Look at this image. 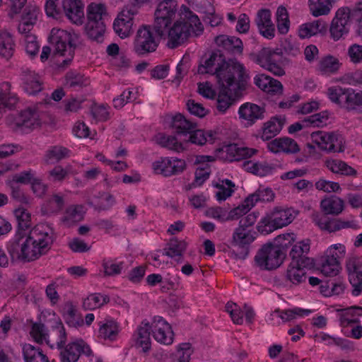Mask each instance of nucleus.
Here are the masks:
<instances>
[{
	"label": "nucleus",
	"instance_id": "44",
	"mask_svg": "<svg viewBox=\"0 0 362 362\" xmlns=\"http://www.w3.org/2000/svg\"><path fill=\"white\" fill-rule=\"evenodd\" d=\"M14 215L18 222L16 232L26 233V230L31 226L30 214L23 208H18L14 211Z\"/></svg>",
	"mask_w": 362,
	"mask_h": 362
},
{
	"label": "nucleus",
	"instance_id": "63",
	"mask_svg": "<svg viewBox=\"0 0 362 362\" xmlns=\"http://www.w3.org/2000/svg\"><path fill=\"white\" fill-rule=\"evenodd\" d=\"M328 115L326 112L314 114L304 119V122L310 123L313 127H322L326 124Z\"/></svg>",
	"mask_w": 362,
	"mask_h": 362
},
{
	"label": "nucleus",
	"instance_id": "42",
	"mask_svg": "<svg viewBox=\"0 0 362 362\" xmlns=\"http://www.w3.org/2000/svg\"><path fill=\"white\" fill-rule=\"evenodd\" d=\"M23 356L26 362H49L40 349L30 344L23 346Z\"/></svg>",
	"mask_w": 362,
	"mask_h": 362
},
{
	"label": "nucleus",
	"instance_id": "8",
	"mask_svg": "<svg viewBox=\"0 0 362 362\" xmlns=\"http://www.w3.org/2000/svg\"><path fill=\"white\" fill-rule=\"evenodd\" d=\"M255 232L250 229L237 228L233 234L232 254L238 259H245L249 253V245L255 238Z\"/></svg>",
	"mask_w": 362,
	"mask_h": 362
},
{
	"label": "nucleus",
	"instance_id": "38",
	"mask_svg": "<svg viewBox=\"0 0 362 362\" xmlns=\"http://www.w3.org/2000/svg\"><path fill=\"white\" fill-rule=\"evenodd\" d=\"M360 311H362V307L359 306L337 310L341 325L346 327L350 324L358 322V320L355 317L361 315V313H359Z\"/></svg>",
	"mask_w": 362,
	"mask_h": 362
},
{
	"label": "nucleus",
	"instance_id": "48",
	"mask_svg": "<svg viewBox=\"0 0 362 362\" xmlns=\"http://www.w3.org/2000/svg\"><path fill=\"white\" fill-rule=\"evenodd\" d=\"M119 332L118 325L112 320H107L100 325L99 337L103 339L113 340Z\"/></svg>",
	"mask_w": 362,
	"mask_h": 362
},
{
	"label": "nucleus",
	"instance_id": "58",
	"mask_svg": "<svg viewBox=\"0 0 362 362\" xmlns=\"http://www.w3.org/2000/svg\"><path fill=\"white\" fill-rule=\"evenodd\" d=\"M211 168L209 164L204 166H200L197 168L194 173V180L191 184L192 187H199L209 177Z\"/></svg>",
	"mask_w": 362,
	"mask_h": 362
},
{
	"label": "nucleus",
	"instance_id": "61",
	"mask_svg": "<svg viewBox=\"0 0 362 362\" xmlns=\"http://www.w3.org/2000/svg\"><path fill=\"white\" fill-rule=\"evenodd\" d=\"M345 255V247L344 245L337 243L332 245L327 250L325 257L329 259H334L335 261H339V259L344 257Z\"/></svg>",
	"mask_w": 362,
	"mask_h": 362
},
{
	"label": "nucleus",
	"instance_id": "36",
	"mask_svg": "<svg viewBox=\"0 0 362 362\" xmlns=\"http://www.w3.org/2000/svg\"><path fill=\"white\" fill-rule=\"evenodd\" d=\"M15 44L12 35L7 31L0 33V56L8 59L14 52Z\"/></svg>",
	"mask_w": 362,
	"mask_h": 362
},
{
	"label": "nucleus",
	"instance_id": "5",
	"mask_svg": "<svg viewBox=\"0 0 362 362\" xmlns=\"http://www.w3.org/2000/svg\"><path fill=\"white\" fill-rule=\"evenodd\" d=\"M177 11L176 0H163L160 1L154 13L153 30L158 37L166 35L168 27L172 25Z\"/></svg>",
	"mask_w": 362,
	"mask_h": 362
},
{
	"label": "nucleus",
	"instance_id": "56",
	"mask_svg": "<svg viewBox=\"0 0 362 362\" xmlns=\"http://www.w3.org/2000/svg\"><path fill=\"white\" fill-rule=\"evenodd\" d=\"M321 272L326 276H334L339 272V261H335L334 259H329L324 257L321 260Z\"/></svg>",
	"mask_w": 362,
	"mask_h": 362
},
{
	"label": "nucleus",
	"instance_id": "47",
	"mask_svg": "<svg viewBox=\"0 0 362 362\" xmlns=\"http://www.w3.org/2000/svg\"><path fill=\"white\" fill-rule=\"evenodd\" d=\"M86 33L88 37L98 42H102L103 40V34L105 31V23H88L86 26Z\"/></svg>",
	"mask_w": 362,
	"mask_h": 362
},
{
	"label": "nucleus",
	"instance_id": "37",
	"mask_svg": "<svg viewBox=\"0 0 362 362\" xmlns=\"http://www.w3.org/2000/svg\"><path fill=\"white\" fill-rule=\"evenodd\" d=\"M156 142L163 148L176 152H180L184 150L182 143L179 141L175 136L158 134L156 136Z\"/></svg>",
	"mask_w": 362,
	"mask_h": 362
},
{
	"label": "nucleus",
	"instance_id": "32",
	"mask_svg": "<svg viewBox=\"0 0 362 362\" xmlns=\"http://www.w3.org/2000/svg\"><path fill=\"white\" fill-rule=\"evenodd\" d=\"M151 330L149 323L144 322H142L137 329L136 344L141 347L144 352H147L151 349Z\"/></svg>",
	"mask_w": 362,
	"mask_h": 362
},
{
	"label": "nucleus",
	"instance_id": "33",
	"mask_svg": "<svg viewBox=\"0 0 362 362\" xmlns=\"http://www.w3.org/2000/svg\"><path fill=\"white\" fill-rule=\"evenodd\" d=\"M305 269L307 267H301L298 262H291L286 272V279L293 284H299L306 279Z\"/></svg>",
	"mask_w": 362,
	"mask_h": 362
},
{
	"label": "nucleus",
	"instance_id": "29",
	"mask_svg": "<svg viewBox=\"0 0 362 362\" xmlns=\"http://www.w3.org/2000/svg\"><path fill=\"white\" fill-rule=\"evenodd\" d=\"M351 88H344L339 86L329 87L327 95L329 100L341 107L346 108L348 95L351 94Z\"/></svg>",
	"mask_w": 362,
	"mask_h": 362
},
{
	"label": "nucleus",
	"instance_id": "43",
	"mask_svg": "<svg viewBox=\"0 0 362 362\" xmlns=\"http://www.w3.org/2000/svg\"><path fill=\"white\" fill-rule=\"evenodd\" d=\"M110 298L107 296H102L100 293H93L89 295L83 301V308L86 310H91L102 307L107 303Z\"/></svg>",
	"mask_w": 362,
	"mask_h": 362
},
{
	"label": "nucleus",
	"instance_id": "51",
	"mask_svg": "<svg viewBox=\"0 0 362 362\" xmlns=\"http://www.w3.org/2000/svg\"><path fill=\"white\" fill-rule=\"evenodd\" d=\"M340 64L339 60L332 57V56H327L323 58L319 63V70L324 74H330L336 73L339 68Z\"/></svg>",
	"mask_w": 362,
	"mask_h": 362
},
{
	"label": "nucleus",
	"instance_id": "21",
	"mask_svg": "<svg viewBox=\"0 0 362 362\" xmlns=\"http://www.w3.org/2000/svg\"><path fill=\"white\" fill-rule=\"evenodd\" d=\"M39 125L40 121L37 112L29 109L22 111L14 119L13 128L16 129H19L23 132H28Z\"/></svg>",
	"mask_w": 362,
	"mask_h": 362
},
{
	"label": "nucleus",
	"instance_id": "41",
	"mask_svg": "<svg viewBox=\"0 0 362 362\" xmlns=\"http://www.w3.org/2000/svg\"><path fill=\"white\" fill-rule=\"evenodd\" d=\"M187 249V243L177 238H171L164 248L163 255L170 257H181Z\"/></svg>",
	"mask_w": 362,
	"mask_h": 362
},
{
	"label": "nucleus",
	"instance_id": "46",
	"mask_svg": "<svg viewBox=\"0 0 362 362\" xmlns=\"http://www.w3.org/2000/svg\"><path fill=\"white\" fill-rule=\"evenodd\" d=\"M327 167L334 173H341L344 175H356V170L340 160L327 161Z\"/></svg>",
	"mask_w": 362,
	"mask_h": 362
},
{
	"label": "nucleus",
	"instance_id": "64",
	"mask_svg": "<svg viewBox=\"0 0 362 362\" xmlns=\"http://www.w3.org/2000/svg\"><path fill=\"white\" fill-rule=\"evenodd\" d=\"M295 240L293 233H286L277 236L275 238L276 245L275 246L279 247L281 251L287 249L291 246Z\"/></svg>",
	"mask_w": 362,
	"mask_h": 362
},
{
	"label": "nucleus",
	"instance_id": "53",
	"mask_svg": "<svg viewBox=\"0 0 362 362\" xmlns=\"http://www.w3.org/2000/svg\"><path fill=\"white\" fill-rule=\"evenodd\" d=\"M276 22L279 32L281 34L287 33L289 30L290 21L287 9L283 6H280L277 8Z\"/></svg>",
	"mask_w": 362,
	"mask_h": 362
},
{
	"label": "nucleus",
	"instance_id": "9",
	"mask_svg": "<svg viewBox=\"0 0 362 362\" xmlns=\"http://www.w3.org/2000/svg\"><path fill=\"white\" fill-rule=\"evenodd\" d=\"M158 43L153 36L151 26L143 25L136 33L134 50L139 55H145L156 50Z\"/></svg>",
	"mask_w": 362,
	"mask_h": 362
},
{
	"label": "nucleus",
	"instance_id": "6",
	"mask_svg": "<svg viewBox=\"0 0 362 362\" xmlns=\"http://www.w3.org/2000/svg\"><path fill=\"white\" fill-rule=\"evenodd\" d=\"M294 219L291 209L275 208L267 214L258 223L257 229L262 234H269L278 228L288 226Z\"/></svg>",
	"mask_w": 362,
	"mask_h": 362
},
{
	"label": "nucleus",
	"instance_id": "45",
	"mask_svg": "<svg viewBox=\"0 0 362 362\" xmlns=\"http://www.w3.org/2000/svg\"><path fill=\"white\" fill-rule=\"evenodd\" d=\"M334 0H309L310 10L314 16L327 15L330 11Z\"/></svg>",
	"mask_w": 362,
	"mask_h": 362
},
{
	"label": "nucleus",
	"instance_id": "23",
	"mask_svg": "<svg viewBox=\"0 0 362 362\" xmlns=\"http://www.w3.org/2000/svg\"><path fill=\"white\" fill-rule=\"evenodd\" d=\"M153 336L158 341L163 344L169 345L173 341V332L170 325L161 317L154 321Z\"/></svg>",
	"mask_w": 362,
	"mask_h": 362
},
{
	"label": "nucleus",
	"instance_id": "25",
	"mask_svg": "<svg viewBox=\"0 0 362 362\" xmlns=\"http://www.w3.org/2000/svg\"><path fill=\"white\" fill-rule=\"evenodd\" d=\"M170 127L177 136L185 138L190 130L197 127V124L187 119L182 114L177 113L172 117Z\"/></svg>",
	"mask_w": 362,
	"mask_h": 362
},
{
	"label": "nucleus",
	"instance_id": "28",
	"mask_svg": "<svg viewBox=\"0 0 362 362\" xmlns=\"http://www.w3.org/2000/svg\"><path fill=\"white\" fill-rule=\"evenodd\" d=\"M256 61L262 67H265L272 64L283 63V57L279 48H264L257 55Z\"/></svg>",
	"mask_w": 362,
	"mask_h": 362
},
{
	"label": "nucleus",
	"instance_id": "18",
	"mask_svg": "<svg viewBox=\"0 0 362 362\" xmlns=\"http://www.w3.org/2000/svg\"><path fill=\"white\" fill-rule=\"evenodd\" d=\"M265 113L264 107L252 103L243 104L238 110L240 118L245 120L247 124L250 126L254 124L258 120L264 119Z\"/></svg>",
	"mask_w": 362,
	"mask_h": 362
},
{
	"label": "nucleus",
	"instance_id": "62",
	"mask_svg": "<svg viewBox=\"0 0 362 362\" xmlns=\"http://www.w3.org/2000/svg\"><path fill=\"white\" fill-rule=\"evenodd\" d=\"M30 334L37 343H42L46 339L45 327L42 323H33Z\"/></svg>",
	"mask_w": 362,
	"mask_h": 362
},
{
	"label": "nucleus",
	"instance_id": "55",
	"mask_svg": "<svg viewBox=\"0 0 362 362\" xmlns=\"http://www.w3.org/2000/svg\"><path fill=\"white\" fill-rule=\"evenodd\" d=\"M347 100L348 104L346 108L347 111L362 113V90L356 91L351 88V94L348 95Z\"/></svg>",
	"mask_w": 362,
	"mask_h": 362
},
{
	"label": "nucleus",
	"instance_id": "31",
	"mask_svg": "<svg viewBox=\"0 0 362 362\" xmlns=\"http://www.w3.org/2000/svg\"><path fill=\"white\" fill-rule=\"evenodd\" d=\"M22 79L24 82L25 91L30 95L36 94L42 90V83L39 77L29 69L22 71Z\"/></svg>",
	"mask_w": 362,
	"mask_h": 362
},
{
	"label": "nucleus",
	"instance_id": "17",
	"mask_svg": "<svg viewBox=\"0 0 362 362\" xmlns=\"http://www.w3.org/2000/svg\"><path fill=\"white\" fill-rule=\"evenodd\" d=\"M348 13H349L348 7L341 8L337 11L329 29L330 34L334 40H338L349 32L346 25L351 19L347 15Z\"/></svg>",
	"mask_w": 362,
	"mask_h": 362
},
{
	"label": "nucleus",
	"instance_id": "57",
	"mask_svg": "<svg viewBox=\"0 0 362 362\" xmlns=\"http://www.w3.org/2000/svg\"><path fill=\"white\" fill-rule=\"evenodd\" d=\"M279 49L282 56L286 54L288 57H296L300 55L301 53L298 45L287 39L281 42V47Z\"/></svg>",
	"mask_w": 362,
	"mask_h": 362
},
{
	"label": "nucleus",
	"instance_id": "26",
	"mask_svg": "<svg viewBox=\"0 0 362 362\" xmlns=\"http://www.w3.org/2000/svg\"><path fill=\"white\" fill-rule=\"evenodd\" d=\"M268 148L274 153L283 151L287 153H295L300 151L297 143L293 139L288 137L273 140L268 144Z\"/></svg>",
	"mask_w": 362,
	"mask_h": 362
},
{
	"label": "nucleus",
	"instance_id": "2",
	"mask_svg": "<svg viewBox=\"0 0 362 362\" xmlns=\"http://www.w3.org/2000/svg\"><path fill=\"white\" fill-rule=\"evenodd\" d=\"M198 73L200 74H215L217 81H223L227 78H236L247 74L244 66L233 61L226 62V57L221 50L213 52L210 57L205 60L204 64L198 66Z\"/></svg>",
	"mask_w": 362,
	"mask_h": 362
},
{
	"label": "nucleus",
	"instance_id": "11",
	"mask_svg": "<svg viewBox=\"0 0 362 362\" xmlns=\"http://www.w3.org/2000/svg\"><path fill=\"white\" fill-rule=\"evenodd\" d=\"M33 243L45 255L51 248L54 240V233L52 228L47 225L40 224L35 226L28 234Z\"/></svg>",
	"mask_w": 362,
	"mask_h": 362
},
{
	"label": "nucleus",
	"instance_id": "60",
	"mask_svg": "<svg viewBox=\"0 0 362 362\" xmlns=\"http://www.w3.org/2000/svg\"><path fill=\"white\" fill-rule=\"evenodd\" d=\"M252 206L250 205V203H245V202L230 210L227 214L228 221L237 220L243 215L246 214Z\"/></svg>",
	"mask_w": 362,
	"mask_h": 362
},
{
	"label": "nucleus",
	"instance_id": "13",
	"mask_svg": "<svg viewBox=\"0 0 362 362\" xmlns=\"http://www.w3.org/2000/svg\"><path fill=\"white\" fill-rule=\"evenodd\" d=\"M218 151L221 159L230 162L250 158L257 151L255 148L239 147L236 144L224 145Z\"/></svg>",
	"mask_w": 362,
	"mask_h": 362
},
{
	"label": "nucleus",
	"instance_id": "27",
	"mask_svg": "<svg viewBox=\"0 0 362 362\" xmlns=\"http://www.w3.org/2000/svg\"><path fill=\"white\" fill-rule=\"evenodd\" d=\"M214 41L218 47L229 52L240 54L243 52V42L238 37L220 35L215 37Z\"/></svg>",
	"mask_w": 362,
	"mask_h": 362
},
{
	"label": "nucleus",
	"instance_id": "35",
	"mask_svg": "<svg viewBox=\"0 0 362 362\" xmlns=\"http://www.w3.org/2000/svg\"><path fill=\"white\" fill-rule=\"evenodd\" d=\"M284 125V122L276 117L271 118V119L264 124L262 128V139L264 141H268L274 137L280 132Z\"/></svg>",
	"mask_w": 362,
	"mask_h": 362
},
{
	"label": "nucleus",
	"instance_id": "7",
	"mask_svg": "<svg viewBox=\"0 0 362 362\" xmlns=\"http://www.w3.org/2000/svg\"><path fill=\"white\" fill-rule=\"evenodd\" d=\"M285 253L272 243L264 244L255 257L256 265L262 270H272L283 263Z\"/></svg>",
	"mask_w": 362,
	"mask_h": 362
},
{
	"label": "nucleus",
	"instance_id": "12",
	"mask_svg": "<svg viewBox=\"0 0 362 362\" xmlns=\"http://www.w3.org/2000/svg\"><path fill=\"white\" fill-rule=\"evenodd\" d=\"M346 268L352 287L351 293L358 296L362 293V259L358 257L349 258Z\"/></svg>",
	"mask_w": 362,
	"mask_h": 362
},
{
	"label": "nucleus",
	"instance_id": "34",
	"mask_svg": "<svg viewBox=\"0 0 362 362\" xmlns=\"http://www.w3.org/2000/svg\"><path fill=\"white\" fill-rule=\"evenodd\" d=\"M214 139V134L212 132H205L202 129H197V127L194 128L192 131L190 130L188 133V136L183 140L186 142H191L192 144L202 146L206 144V141H213Z\"/></svg>",
	"mask_w": 362,
	"mask_h": 362
},
{
	"label": "nucleus",
	"instance_id": "16",
	"mask_svg": "<svg viewBox=\"0 0 362 362\" xmlns=\"http://www.w3.org/2000/svg\"><path fill=\"white\" fill-rule=\"evenodd\" d=\"M28 241V234L16 232L14 237L9 240L6 249L11 262H22Z\"/></svg>",
	"mask_w": 362,
	"mask_h": 362
},
{
	"label": "nucleus",
	"instance_id": "20",
	"mask_svg": "<svg viewBox=\"0 0 362 362\" xmlns=\"http://www.w3.org/2000/svg\"><path fill=\"white\" fill-rule=\"evenodd\" d=\"M134 13L132 10H123L115 20L113 28L121 38L127 37L132 33Z\"/></svg>",
	"mask_w": 362,
	"mask_h": 362
},
{
	"label": "nucleus",
	"instance_id": "4",
	"mask_svg": "<svg viewBox=\"0 0 362 362\" xmlns=\"http://www.w3.org/2000/svg\"><path fill=\"white\" fill-rule=\"evenodd\" d=\"M80 35L64 30L53 29L49 37L50 42L54 45L55 52L65 56L67 52V58L60 64L59 67H66L72 62L75 54V49L79 42Z\"/></svg>",
	"mask_w": 362,
	"mask_h": 362
},
{
	"label": "nucleus",
	"instance_id": "50",
	"mask_svg": "<svg viewBox=\"0 0 362 362\" xmlns=\"http://www.w3.org/2000/svg\"><path fill=\"white\" fill-rule=\"evenodd\" d=\"M83 216L81 206H71L66 209V214L63 218V223L67 227H71L76 223L83 220Z\"/></svg>",
	"mask_w": 362,
	"mask_h": 362
},
{
	"label": "nucleus",
	"instance_id": "1",
	"mask_svg": "<svg viewBox=\"0 0 362 362\" xmlns=\"http://www.w3.org/2000/svg\"><path fill=\"white\" fill-rule=\"evenodd\" d=\"M181 17L173 25L168 27L166 35L158 37L160 39H168L167 46L175 49L183 44L189 37L191 32L196 35H200L204 28L198 16L192 13L185 5L181 7Z\"/></svg>",
	"mask_w": 362,
	"mask_h": 362
},
{
	"label": "nucleus",
	"instance_id": "59",
	"mask_svg": "<svg viewBox=\"0 0 362 362\" xmlns=\"http://www.w3.org/2000/svg\"><path fill=\"white\" fill-rule=\"evenodd\" d=\"M66 315V321L69 326L77 327L83 325L84 321L81 317L76 319V309L71 303L67 305Z\"/></svg>",
	"mask_w": 362,
	"mask_h": 362
},
{
	"label": "nucleus",
	"instance_id": "10",
	"mask_svg": "<svg viewBox=\"0 0 362 362\" xmlns=\"http://www.w3.org/2000/svg\"><path fill=\"white\" fill-rule=\"evenodd\" d=\"M311 138L322 150L329 152H341L344 151L341 136L334 132H315L311 134Z\"/></svg>",
	"mask_w": 362,
	"mask_h": 362
},
{
	"label": "nucleus",
	"instance_id": "3",
	"mask_svg": "<svg viewBox=\"0 0 362 362\" xmlns=\"http://www.w3.org/2000/svg\"><path fill=\"white\" fill-rule=\"evenodd\" d=\"M249 78V74H247L236 78H227L223 81L218 82L221 87L216 105L218 111L225 112L243 96L247 88Z\"/></svg>",
	"mask_w": 362,
	"mask_h": 362
},
{
	"label": "nucleus",
	"instance_id": "39",
	"mask_svg": "<svg viewBox=\"0 0 362 362\" xmlns=\"http://www.w3.org/2000/svg\"><path fill=\"white\" fill-rule=\"evenodd\" d=\"M89 83L84 75L75 71H69L65 75L64 86L67 88H81Z\"/></svg>",
	"mask_w": 362,
	"mask_h": 362
},
{
	"label": "nucleus",
	"instance_id": "15",
	"mask_svg": "<svg viewBox=\"0 0 362 362\" xmlns=\"http://www.w3.org/2000/svg\"><path fill=\"white\" fill-rule=\"evenodd\" d=\"M81 354L90 356L92 351L83 340L69 343L60 353L62 362H76Z\"/></svg>",
	"mask_w": 362,
	"mask_h": 362
},
{
	"label": "nucleus",
	"instance_id": "54",
	"mask_svg": "<svg viewBox=\"0 0 362 362\" xmlns=\"http://www.w3.org/2000/svg\"><path fill=\"white\" fill-rule=\"evenodd\" d=\"M43 255L42 252L33 243L32 238L28 235V241L25 250L23 262H30L35 261Z\"/></svg>",
	"mask_w": 362,
	"mask_h": 362
},
{
	"label": "nucleus",
	"instance_id": "49",
	"mask_svg": "<svg viewBox=\"0 0 362 362\" xmlns=\"http://www.w3.org/2000/svg\"><path fill=\"white\" fill-rule=\"evenodd\" d=\"M106 15L105 8L103 4H91L88 7V23H104L103 16Z\"/></svg>",
	"mask_w": 362,
	"mask_h": 362
},
{
	"label": "nucleus",
	"instance_id": "24",
	"mask_svg": "<svg viewBox=\"0 0 362 362\" xmlns=\"http://www.w3.org/2000/svg\"><path fill=\"white\" fill-rule=\"evenodd\" d=\"M256 23L260 33L266 38L274 37L275 28L271 20V11L269 9H261L258 11Z\"/></svg>",
	"mask_w": 362,
	"mask_h": 362
},
{
	"label": "nucleus",
	"instance_id": "40",
	"mask_svg": "<svg viewBox=\"0 0 362 362\" xmlns=\"http://www.w3.org/2000/svg\"><path fill=\"white\" fill-rule=\"evenodd\" d=\"M274 198V193L269 188H259L255 193L249 195L245 199V203H250V205L254 206L258 202H272Z\"/></svg>",
	"mask_w": 362,
	"mask_h": 362
},
{
	"label": "nucleus",
	"instance_id": "14",
	"mask_svg": "<svg viewBox=\"0 0 362 362\" xmlns=\"http://www.w3.org/2000/svg\"><path fill=\"white\" fill-rule=\"evenodd\" d=\"M311 218L315 224L321 230L329 233L351 226L350 221H343L339 218H330L327 217V215H322L318 212L313 213Z\"/></svg>",
	"mask_w": 362,
	"mask_h": 362
},
{
	"label": "nucleus",
	"instance_id": "52",
	"mask_svg": "<svg viewBox=\"0 0 362 362\" xmlns=\"http://www.w3.org/2000/svg\"><path fill=\"white\" fill-rule=\"evenodd\" d=\"M69 151L63 146H56L48 150L45 155V162L47 163H54L68 156Z\"/></svg>",
	"mask_w": 362,
	"mask_h": 362
},
{
	"label": "nucleus",
	"instance_id": "22",
	"mask_svg": "<svg viewBox=\"0 0 362 362\" xmlns=\"http://www.w3.org/2000/svg\"><path fill=\"white\" fill-rule=\"evenodd\" d=\"M310 250V245L304 243L303 242L299 243L298 245H294L290 252L291 262H298L300 266L307 267L308 269H311L315 266L314 259L306 256Z\"/></svg>",
	"mask_w": 362,
	"mask_h": 362
},
{
	"label": "nucleus",
	"instance_id": "30",
	"mask_svg": "<svg viewBox=\"0 0 362 362\" xmlns=\"http://www.w3.org/2000/svg\"><path fill=\"white\" fill-rule=\"evenodd\" d=\"M320 207L324 212L323 215L337 216L344 209V201L336 196H331L321 201Z\"/></svg>",
	"mask_w": 362,
	"mask_h": 362
},
{
	"label": "nucleus",
	"instance_id": "19",
	"mask_svg": "<svg viewBox=\"0 0 362 362\" xmlns=\"http://www.w3.org/2000/svg\"><path fill=\"white\" fill-rule=\"evenodd\" d=\"M62 13L69 20L76 25H81L83 21V4L81 0H62Z\"/></svg>",
	"mask_w": 362,
	"mask_h": 362
}]
</instances>
